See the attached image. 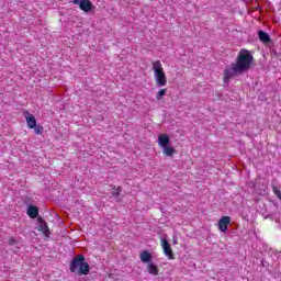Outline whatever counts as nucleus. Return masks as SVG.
Here are the masks:
<instances>
[{
    "mask_svg": "<svg viewBox=\"0 0 281 281\" xmlns=\"http://www.w3.org/2000/svg\"><path fill=\"white\" fill-rule=\"evenodd\" d=\"M162 251L165 256H167L168 260H175V252L172 251V247H170V243L167 239L160 240Z\"/></svg>",
    "mask_w": 281,
    "mask_h": 281,
    "instance_id": "39448f33",
    "label": "nucleus"
},
{
    "mask_svg": "<svg viewBox=\"0 0 281 281\" xmlns=\"http://www.w3.org/2000/svg\"><path fill=\"white\" fill-rule=\"evenodd\" d=\"M170 144V137L167 134H160L158 136V145L160 148H166Z\"/></svg>",
    "mask_w": 281,
    "mask_h": 281,
    "instance_id": "6e6552de",
    "label": "nucleus"
},
{
    "mask_svg": "<svg viewBox=\"0 0 281 281\" xmlns=\"http://www.w3.org/2000/svg\"><path fill=\"white\" fill-rule=\"evenodd\" d=\"M9 245H16V239H14V238H10L9 239Z\"/></svg>",
    "mask_w": 281,
    "mask_h": 281,
    "instance_id": "a211bd4d",
    "label": "nucleus"
},
{
    "mask_svg": "<svg viewBox=\"0 0 281 281\" xmlns=\"http://www.w3.org/2000/svg\"><path fill=\"white\" fill-rule=\"evenodd\" d=\"M151 66L157 87H166L168 85V77L166 76V71H164L161 60L153 61Z\"/></svg>",
    "mask_w": 281,
    "mask_h": 281,
    "instance_id": "7ed1b4c3",
    "label": "nucleus"
},
{
    "mask_svg": "<svg viewBox=\"0 0 281 281\" xmlns=\"http://www.w3.org/2000/svg\"><path fill=\"white\" fill-rule=\"evenodd\" d=\"M251 65H254V55L248 49H240L235 63L231 64L229 67L224 69V82H229L234 76L237 74H245V71H249L251 69Z\"/></svg>",
    "mask_w": 281,
    "mask_h": 281,
    "instance_id": "f257e3e1",
    "label": "nucleus"
},
{
    "mask_svg": "<svg viewBox=\"0 0 281 281\" xmlns=\"http://www.w3.org/2000/svg\"><path fill=\"white\" fill-rule=\"evenodd\" d=\"M259 41L263 43V45H269L271 43V36L269 33L265 31H258Z\"/></svg>",
    "mask_w": 281,
    "mask_h": 281,
    "instance_id": "1a4fd4ad",
    "label": "nucleus"
},
{
    "mask_svg": "<svg viewBox=\"0 0 281 281\" xmlns=\"http://www.w3.org/2000/svg\"><path fill=\"white\" fill-rule=\"evenodd\" d=\"M162 155H165V157H172V155H175V153H177V150L175 149V147H170V146H166L162 147Z\"/></svg>",
    "mask_w": 281,
    "mask_h": 281,
    "instance_id": "ddd939ff",
    "label": "nucleus"
},
{
    "mask_svg": "<svg viewBox=\"0 0 281 281\" xmlns=\"http://www.w3.org/2000/svg\"><path fill=\"white\" fill-rule=\"evenodd\" d=\"M37 229L38 232H42V234H44V236L49 237V226H47V222H45V220H43V217H37Z\"/></svg>",
    "mask_w": 281,
    "mask_h": 281,
    "instance_id": "423d86ee",
    "label": "nucleus"
},
{
    "mask_svg": "<svg viewBox=\"0 0 281 281\" xmlns=\"http://www.w3.org/2000/svg\"><path fill=\"white\" fill-rule=\"evenodd\" d=\"M147 271L150 273V276H159V268L155 266V263H149L147 266Z\"/></svg>",
    "mask_w": 281,
    "mask_h": 281,
    "instance_id": "2eb2a0df",
    "label": "nucleus"
},
{
    "mask_svg": "<svg viewBox=\"0 0 281 281\" xmlns=\"http://www.w3.org/2000/svg\"><path fill=\"white\" fill-rule=\"evenodd\" d=\"M122 194V187H113L112 188V192L111 195L113 196V199H115V201H120V195Z\"/></svg>",
    "mask_w": 281,
    "mask_h": 281,
    "instance_id": "4468645a",
    "label": "nucleus"
},
{
    "mask_svg": "<svg viewBox=\"0 0 281 281\" xmlns=\"http://www.w3.org/2000/svg\"><path fill=\"white\" fill-rule=\"evenodd\" d=\"M27 215L30 218H37L38 217V207L31 205L27 209Z\"/></svg>",
    "mask_w": 281,
    "mask_h": 281,
    "instance_id": "9b49d317",
    "label": "nucleus"
},
{
    "mask_svg": "<svg viewBox=\"0 0 281 281\" xmlns=\"http://www.w3.org/2000/svg\"><path fill=\"white\" fill-rule=\"evenodd\" d=\"M34 133H35V135H41L42 133H43V127H34Z\"/></svg>",
    "mask_w": 281,
    "mask_h": 281,
    "instance_id": "f3484780",
    "label": "nucleus"
},
{
    "mask_svg": "<svg viewBox=\"0 0 281 281\" xmlns=\"http://www.w3.org/2000/svg\"><path fill=\"white\" fill-rule=\"evenodd\" d=\"M231 223H232L231 216L226 215V216H223L222 218H220L218 224H217L220 232H223V233L227 232V227Z\"/></svg>",
    "mask_w": 281,
    "mask_h": 281,
    "instance_id": "0eeeda50",
    "label": "nucleus"
},
{
    "mask_svg": "<svg viewBox=\"0 0 281 281\" xmlns=\"http://www.w3.org/2000/svg\"><path fill=\"white\" fill-rule=\"evenodd\" d=\"M168 93V88L160 89L156 94V100H164L166 98V94Z\"/></svg>",
    "mask_w": 281,
    "mask_h": 281,
    "instance_id": "dca6fc26",
    "label": "nucleus"
},
{
    "mask_svg": "<svg viewBox=\"0 0 281 281\" xmlns=\"http://www.w3.org/2000/svg\"><path fill=\"white\" fill-rule=\"evenodd\" d=\"M25 120L29 128H36V117L33 114L27 113Z\"/></svg>",
    "mask_w": 281,
    "mask_h": 281,
    "instance_id": "9d476101",
    "label": "nucleus"
},
{
    "mask_svg": "<svg viewBox=\"0 0 281 281\" xmlns=\"http://www.w3.org/2000/svg\"><path fill=\"white\" fill-rule=\"evenodd\" d=\"M74 5H78L82 12H91L93 10V3L91 0H72Z\"/></svg>",
    "mask_w": 281,
    "mask_h": 281,
    "instance_id": "20e7f679",
    "label": "nucleus"
},
{
    "mask_svg": "<svg viewBox=\"0 0 281 281\" xmlns=\"http://www.w3.org/2000/svg\"><path fill=\"white\" fill-rule=\"evenodd\" d=\"M151 259L153 255H150V252H148L147 250L140 252V262L147 263L150 262Z\"/></svg>",
    "mask_w": 281,
    "mask_h": 281,
    "instance_id": "f8f14e48",
    "label": "nucleus"
},
{
    "mask_svg": "<svg viewBox=\"0 0 281 281\" xmlns=\"http://www.w3.org/2000/svg\"><path fill=\"white\" fill-rule=\"evenodd\" d=\"M69 270L71 273H77V276H89L91 267L85 260V255H77L71 260Z\"/></svg>",
    "mask_w": 281,
    "mask_h": 281,
    "instance_id": "f03ea898",
    "label": "nucleus"
}]
</instances>
